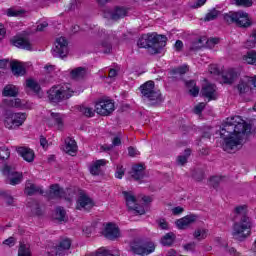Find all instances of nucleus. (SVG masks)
Returning a JSON list of instances; mask_svg holds the SVG:
<instances>
[{
	"mask_svg": "<svg viewBox=\"0 0 256 256\" xmlns=\"http://www.w3.org/2000/svg\"><path fill=\"white\" fill-rule=\"evenodd\" d=\"M56 256H65L69 253V251L65 250V248H62L60 246L56 247Z\"/></svg>",
	"mask_w": 256,
	"mask_h": 256,
	"instance_id": "54",
	"label": "nucleus"
},
{
	"mask_svg": "<svg viewBox=\"0 0 256 256\" xmlns=\"http://www.w3.org/2000/svg\"><path fill=\"white\" fill-rule=\"evenodd\" d=\"M26 87L31 89V91H34V93H39V91H41V86L33 79L26 80Z\"/></svg>",
	"mask_w": 256,
	"mask_h": 256,
	"instance_id": "37",
	"label": "nucleus"
},
{
	"mask_svg": "<svg viewBox=\"0 0 256 256\" xmlns=\"http://www.w3.org/2000/svg\"><path fill=\"white\" fill-rule=\"evenodd\" d=\"M102 235L110 241H115V239H119V237H121V232L116 224L110 222L104 226Z\"/></svg>",
	"mask_w": 256,
	"mask_h": 256,
	"instance_id": "16",
	"label": "nucleus"
},
{
	"mask_svg": "<svg viewBox=\"0 0 256 256\" xmlns=\"http://www.w3.org/2000/svg\"><path fill=\"white\" fill-rule=\"evenodd\" d=\"M122 195H124L126 205L130 211H134L135 215H145V208L139 207V205H137V198L133 192L123 191Z\"/></svg>",
	"mask_w": 256,
	"mask_h": 256,
	"instance_id": "11",
	"label": "nucleus"
},
{
	"mask_svg": "<svg viewBox=\"0 0 256 256\" xmlns=\"http://www.w3.org/2000/svg\"><path fill=\"white\" fill-rule=\"evenodd\" d=\"M237 77H239V74L233 68L226 70L222 75L223 82L228 85L235 83V80L237 79Z\"/></svg>",
	"mask_w": 256,
	"mask_h": 256,
	"instance_id": "23",
	"label": "nucleus"
},
{
	"mask_svg": "<svg viewBox=\"0 0 256 256\" xmlns=\"http://www.w3.org/2000/svg\"><path fill=\"white\" fill-rule=\"evenodd\" d=\"M19 88L13 84H7L2 90L3 97H17Z\"/></svg>",
	"mask_w": 256,
	"mask_h": 256,
	"instance_id": "31",
	"label": "nucleus"
},
{
	"mask_svg": "<svg viewBox=\"0 0 256 256\" xmlns=\"http://www.w3.org/2000/svg\"><path fill=\"white\" fill-rule=\"evenodd\" d=\"M58 246H60L62 249L69 251L71 249V240L70 239H64L62 240Z\"/></svg>",
	"mask_w": 256,
	"mask_h": 256,
	"instance_id": "51",
	"label": "nucleus"
},
{
	"mask_svg": "<svg viewBox=\"0 0 256 256\" xmlns=\"http://www.w3.org/2000/svg\"><path fill=\"white\" fill-rule=\"evenodd\" d=\"M185 251H195V242L184 245Z\"/></svg>",
	"mask_w": 256,
	"mask_h": 256,
	"instance_id": "64",
	"label": "nucleus"
},
{
	"mask_svg": "<svg viewBox=\"0 0 256 256\" xmlns=\"http://www.w3.org/2000/svg\"><path fill=\"white\" fill-rule=\"evenodd\" d=\"M119 145H121V137L116 136L112 139V146L119 147Z\"/></svg>",
	"mask_w": 256,
	"mask_h": 256,
	"instance_id": "61",
	"label": "nucleus"
},
{
	"mask_svg": "<svg viewBox=\"0 0 256 256\" xmlns=\"http://www.w3.org/2000/svg\"><path fill=\"white\" fill-rule=\"evenodd\" d=\"M23 10H17L15 8H9L6 11V15H8V17H21V15H23Z\"/></svg>",
	"mask_w": 256,
	"mask_h": 256,
	"instance_id": "44",
	"label": "nucleus"
},
{
	"mask_svg": "<svg viewBox=\"0 0 256 256\" xmlns=\"http://www.w3.org/2000/svg\"><path fill=\"white\" fill-rule=\"evenodd\" d=\"M234 213L239 222L234 224L233 237L237 241H245L251 233V219L247 217V206L242 205L235 208Z\"/></svg>",
	"mask_w": 256,
	"mask_h": 256,
	"instance_id": "2",
	"label": "nucleus"
},
{
	"mask_svg": "<svg viewBox=\"0 0 256 256\" xmlns=\"http://www.w3.org/2000/svg\"><path fill=\"white\" fill-rule=\"evenodd\" d=\"M177 163L178 165H185L187 163V156H178Z\"/></svg>",
	"mask_w": 256,
	"mask_h": 256,
	"instance_id": "63",
	"label": "nucleus"
},
{
	"mask_svg": "<svg viewBox=\"0 0 256 256\" xmlns=\"http://www.w3.org/2000/svg\"><path fill=\"white\" fill-rule=\"evenodd\" d=\"M10 67L13 75H16V77H21L25 75V66L23 65V63L17 60H13L12 62H10Z\"/></svg>",
	"mask_w": 256,
	"mask_h": 256,
	"instance_id": "24",
	"label": "nucleus"
},
{
	"mask_svg": "<svg viewBox=\"0 0 256 256\" xmlns=\"http://www.w3.org/2000/svg\"><path fill=\"white\" fill-rule=\"evenodd\" d=\"M129 15V8L125 6H115L113 9L105 8L104 17L106 19H112V21H119Z\"/></svg>",
	"mask_w": 256,
	"mask_h": 256,
	"instance_id": "10",
	"label": "nucleus"
},
{
	"mask_svg": "<svg viewBox=\"0 0 256 256\" xmlns=\"http://www.w3.org/2000/svg\"><path fill=\"white\" fill-rule=\"evenodd\" d=\"M203 109H205V103H199L198 105L195 106L194 108V113H196V115H199V113L203 112Z\"/></svg>",
	"mask_w": 256,
	"mask_h": 256,
	"instance_id": "56",
	"label": "nucleus"
},
{
	"mask_svg": "<svg viewBox=\"0 0 256 256\" xmlns=\"http://www.w3.org/2000/svg\"><path fill=\"white\" fill-rule=\"evenodd\" d=\"M65 148L64 151L71 155L72 157H75V153H77V142L72 138H66L65 139Z\"/></svg>",
	"mask_w": 256,
	"mask_h": 256,
	"instance_id": "28",
	"label": "nucleus"
},
{
	"mask_svg": "<svg viewBox=\"0 0 256 256\" xmlns=\"http://www.w3.org/2000/svg\"><path fill=\"white\" fill-rule=\"evenodd\" d=\"M95 203L93 202V199L87 195V193L81 191L79 193L78 199L76 201V209L79 211H89V209H93V206Z\"/></svg>",
	"mask_w": 256,
	"mask_h": 256,
	"instance_id": "13",
	"label": "nucleus"
},
{
	"mask_svg": "<svg viewBox=\"0 0 256 256\" xmlns=\"http://www.w3.org/2000/svg\"><path fill=\"white\" fill-rule=\"evenodd\" d=\"M96 256H119V255H113L108 250H105L104 248H100L96 253Z\"/></svg>",
	"mask_w": 256,
	"mask_h": 256,
	"instance_id": "53",
	"label": "nucleus"
},
{
	"mask_svg": "<svg viewBox=\"0 0 256 256\" xmlns=\"http://www.w3.org/2000/svg\"><path fill=\"white\" fill-rule=\"evenodd\" d=\"M2 197L6 201L7 205H15V199L13 196L7 194V192H2Z\"/></svg>",
	"mask_w": 256,
	"mask_h": 256,
	"instance_id": "50",
	"label": "nucleus"
},
{
	"mask_svg": "<svg viewBox=\"0 0 256 256\" xmlns=\"http://www.w3.org/2000/svg\"><path fill=\"white\" fill-rule=\"evenodd\" d=\"M207 235H209V230L205 228H198L194 231L193 237L194 239L201 241L203 239H207Z\"/></svg>",
	"mask_w": 256,
	"mask_h": 256,
	"instance_id": "35",
	"label": "nucleus"
},
{
	"mask_svg": "<svg viewBox=\"0 0 256 256\" xmlns=\"http://www.w3.org/2000/svg\"><path fill=\"white\" fill-rule=\"evenodd\" d=\"M128 155L130 156V157H137V155H139V150H137V149H135V148H133V147H129L128 148Z\"/></svg>",
	"mask_w": 256,
	"mask_h": 256,
	"instance_id": "58",
	"label": "nucleus"
},
{
	"mask_svg": "<svg viewBox=\"0 0 256 256\" xmlns=\"http://www.w3.org/2000/svg\"><path fill=\"white\" fill-rule=\"evenodd\" d=\"M201 93L208 101H213L217 99V86L215 84H207L202 88Z\"/></svg>",
	"mask_w": 256,
	"mask_h": 256,
	"instance_id": "20",
	"label": "nucleus"
},
{
	"mask_svg": "<svg viewBox=\"0 0 256 256\" xmlns=\"http://www.w3.org/2000/svg\"><path fill=\"white\" fill-rule=\"evenodd\" d=\"M3 104L5 105V107H10L14 109H25V101H22L19 98L4 99Z\"/></svg>",
	"mask_w": 256,
	"mask_h": 256,
	"instance_id": "25",
	"label": "nucleus"
},
{
	"mask_svg": "<svg viewBox=\"0 0 256 256\" xmlns=\"http://www.w3.org/2000/svg\"><path fill=\"white\" fill-rule=\"evenodd\" d=\"M130 251L134 255H149L155 251V244L153 242H143L141 240H134L130 244Z\"/></svg>",
	"mask_w": 256,
	"mask_h": 256,
	"instance_id": "9",
	"label": "nucleus"
},
{
	"mask_svg": "<svg viewBox=\"0 0 256 256\" xmlns=\"http://www.w3.org/2000/svg\"><path fill=\"white\" fill-rule=\"evenodd\" d=\"M158 227L164 231H169V222L165 219L157 220Z\"/></svg>",
	"mask_w": 256,
	"mask_h": 256,
	"instance_id": "49",
	"label": "nucleus"
},
{
	"mask_svg": "<svg viewBox=\"0 0 256 256\" xmlns=\"http://www.w3.org/2000/svg\"><path fill=\"white\" fill-rule=\"evenodd\" d=\"M237 90L239 91L240 95L249 93L251 91V77L246 76L242 78L237 85Z\"/></svg>",
	"mask_w": 256,
	"mask_h": 256,
	"instance_id": "22",
	"label": "nucleus"
},
{
	"mask_svg": "<svg viewBox=\"0 0 256 256\" xmlns=\"http://www.w3.org/2000/svg\"><path fill=\"white\" fill-rule=\"evenodd\" d=\"M27 121V113L16 112L8 114L4 119L6 129H19Z\"/></svg>",
	"mask_w": 256,
	"mask_h": 256,
	"instance_id": "7",
	"label": "nucleus"
},
{
	"mask_svg": "<svg viewBox=\"0 0 256 256\" xmlns=\"http://www.w3.org/2000/svg\"><path fill=\"white\" fill-rule=\"evenodd\" d=\"M18 256H31V251L25 245H21L18 250Z\"/></svg>",
	"mask_w": 256,
	"mask_h": 256,
	"instance_id": "48",
	"label": "nucleus"
},
{
	"mask_svg": "<svg viewBox=\"0 0 256 256\" xmlns=\"http://www.w3.org/2000/svg\"><path fill=\"white\" fill-rule=\"evenodd\" d=\"M219 11L217 10V9H212V10H210L207 14H206V16H205V18H204V21H215V19L217 18V17H219Z\"/></svg>",
	"mask_w": 256,
	"mask_h": 256,
	"instance_id": "42",
	"label": "nucleus"
},
{
	"mask_svg": "<svg viewBox=\"0 0 256 256\" xmlns=\"http://www.w3.org/2000/svg\"><path fill=\"white\" fill-rule=\"evenodd\" d=\"M246 47L250 49L256 47V29L251 32L249 39L246 41Z\"/></svg>",
	"mask_w": 256,
	"mask_h": 256,
	"instance_id": "41",
	"label": "nucleus"
},
{
	"mask_svg": "<svg viewBox=\"0 0 256 256\" xmlns=\"http://www.w3.org/2000/svg\"><path fill=\"white\" fill-rule=\"evenodd\" d=\"M197 221V216L187 215L181 219L176 220V226L178 229H187L189 225H193Z\"/></svg>",
	"mask_w": 256,
	"mask_h": 256,
	"instance_id": "21",
	"label": "nucleus"
},
{
	"mask_svg": "<svg viewBox=\"0 0 256 256\" xmlns=\"http://www.w3.org/2000/svg\"><path fill=\"white\" fill-rule=\"evenodd\" d=\"M237 7H251L253 0H232Z\"/></svg>",
	"mask_w": 256,
	"mask_h": 256,
	"instance_id": "43",
	"label": "nucleus"
},
{
	"mask_svg": "<svg viewBox=\"0 0 256 256\" xmlns=\"http://www.w3.org/2000/svg\"><path fill=\"white\" fill-rule=\"evenodd\" d=\"M130 175L132 179H135V181H139V179H143L145 175V168L141 164L134 165L132 167V171L130 172Z\"/></svg>",
	"mask_w": 256,
	"mask_h": 256,
	"instance_id": "30",
	"label": "nucleus"
},
{
	"mask_svg": "<svg viewBox=\"0 0 256 256\" xmlns=\"http://www.w3.org/2000/svg\"><path fill=\"white\" fill-rule=\"evenodd\" d=\"M70 77L75 81H81L87 77V68L86 67H77L70 71Z\"/></svg>",
	"mask_w": 256,
	"mask_h": 256,
	"instance_id": "26",
	"label": "nucleus"
},
{
	"mask_svg": "<svg viewBox=\"0 0 256 256\" xmlns=\"http://www.w3.org/2000/svg\"><path fill=\"white\" fill-rule=\"evenodd\" d=\"M165 45H167V36L159 35L157 33L144 34L137 42V46L140 49L151 48L155 50V53H159Z\"/></svg>",
	"mask_w": 256,
	"mask_h": 256,
	"instance_id": "3",
	"label": "nucleus"
},
{
	"mask_svg": "<svg viewBox=\"0 0 256 256\" xmlns=\"http://www.w3.org/2000/svg\"><path fill=\"white\" fill-rule=\"evenodd\" d=\"M11 157V152L7 147H0V159L5 161V159H9Z\"/></svg>",
	"mask_w": 256,
	"mask_h": 256,
	"instance_id": "45",
	"label": "nucleus"
},
{
	"mask_svg": "<svg viewBox=\"0 0 256 256\" xmlns=\"http://www.w3.org/2000/svg\"><path fill=\"white\" fill-rule=\"evenodd\" d=\"M184 211H185V209H183V207H181V206H177L172 209L173 215H181V213H183Z\"/></svg>",
	"mask_w": 256,
	"mask_h": 256,
	"instance_id": "60",
	"label": "nucleus"
},
{
	"mask_svg": "<svg viewBox=\"0 0 256 256\" xmlns=\"http://www.w3.org/2000/svg\"><path fill=\"white\" fill-rule=\"evenodd\" d=\"M94 37L101 41L102 47H105L104 53H111V43H109V39H111V32H107L104 29L95 30Z\"/></svg>",
	"mask_w": 256,
	"mask_h": 256,
	"instance_id": "15",
	"label": "nucleus"
},
{
	"mask_svg": "<svg viewBox=\"0 0 256 256\" xmlns=\"http://www.w3.org/2000/svg\"><path fill=\"white\" fill-rule=\"evenodd\" d=\"M249 133H251V125L245 122L241 116L227 118L220 131V136L224 139V151L228 153L237 151L241 147L243 137Z\"/></svg>",
	"mask_w": 256,
	"mask_h": 256,
	"instance_id": "1",
	"label": "nucleus"
},
{
	"mask_svg": "<svg viewBox=\"0 0 256 256\" xmlns=\"http://www.w3.org/2000/svg\"><path fill=\"white\" fill-rule=\"evenodd\" d=\"M49 197L52 199H60L61 197H65V190L59 187V184H52L50 186Z\"/></svg>",
	"mask_w": 256,
	"mask_h": 256,
	"instance_id": "29",
	"label": "nucleus"
},
{
	"mask_svg": "<svg viewBox=\"0 0 256 256\" xmlns=\"http://www.w3.org/2000/svg\"><path fill=\"white\" fill-rule=\"evenodd\" d=\"M175 242V233L169 232L161 238V243L164 247H170Z\"/></svg>",
	"mask_w": 256,
	"mask_h": 256,
	"instance_id": "34",
	"label": "nucleus"
},
{
	"mask_svg": "<svg viewBox=\"0 0 256 256\" xmlns=\"http://www.w3.org/2000/svg\"><path fill=\"white\" fill-rule=\"evenodd\" d=\"M174 71H175V73H178L179 75H185V73H187V71H189V66L183 65V66L176 68Z\"/></svg>",
	"mask_w": 256,
	"mask_h": 256,
	"instance_id": "52",
	"label": "nucleus"
},
{
	"mask_svg": "<svg viewBox=\"0 0 256 256\" xmlns=\"http://www.w3.org/2000/svg\"><path fill=\"white\" fill-rule=\"evenodd\" d=\"M79 111L85 117H94L95 115V110H93V108L90 107L80 106Z\"/></svg>",
	"mask_w": 256,
	"mask_h": 256,
	"instance_id": "40",
	"label": "nucleus"
},
{
	"mask_svg": "<svg viewBox=\"0 0 256 256\" xmlns=\"http://www.w3.org/2000/svg\"><path fill=\"white\" fill-rule=\"evenodd\" d=\"M24 194L32 197V195H43V188L41 186H37L30 180H27L25 183Z\"/></svg>",
	"mask_w": 256,
	"mask_h": 256,
	"instance_id": "19",
	"label": "nucleus"
},
{
	"mask_svg": "<svg viewBox=\"0 0 256 256\" xmlns=\"http://www.w3.org/2000/svg\"><path fill=\"white\" fill-rule=\"evenodd\" d=\"M124 175H125V171L123 170V166H117V170L115 174L117 179H123Z\"/></svg>",
	"mask_w": 256,
	"mask_h": 256,
	"instance_id": "55",
	"label": "nucleus"
},
{
	"mask_svg": "<svg viewBox=\"0 0 256 256\" xmlns=\"http://www.w3.org/2000/svg\"><path fill=\"white\" fill-rule=\"evenodd\" d=\"M16 151L27 163H33V161H35V151H33V149L21 146L16 148Z\"/></svg>",
	"mask_w": 256,
	"mask_h": 256,
	"instance_id": "18",
	"label": "nucleus"
},
{
	"mask_svg": "<svg viewBox=\"0 0 256 256\" xmlns=\"http://www.w3.org/2000/svg\"><path fill=\"white\" fill-rule=\"evenodd\" d=\"M48 127H56L58 130L63 129V116L60 113L52 112L47 118Z\"/></svg>",
	"mask_w": 256,
	"mask_h": 256,
	"instance_id": "17",
	"label": "nucleus"
},
{
	"mask_svg": "<svg viewBox=\"0 0 256 256\" xmlns=\"http://www.w3.org/2000/svg\"><path fill=\"white\" fill-rule=\"evenodd\" d=\"M224 21L231 25L235 23L238 27H251V20L249 19V14L247 12L238 11V12H229L224 15Z\"/></svg>",
	"mask_w": 256,
	"mask_h": 256,
	"instance_id": "6",
	"label": "nucleus"
},
{
	"mask_svg": "<svg viewBox=\"0 0 256 256\" xmlns=\"http://www.w3.org/2000/svg\"><path fill=\"white\" fill-rule=\"evenodd\" d=\"M28 207L31 209L32 215H41V208L37 201L32 200L28 203Z\"/></svg>",
	"mask_w": 256,
	"mask_h": 256,
	"instance_id": "39",
	"label": "nucleus"
},
{
	"mask_svg": "<svg viewBox=\"0 0 256 256\" xmlns=\"http://www.w3.org/2000/svg\"><path fill=\"white\" fill-rule=\"evenodd\" d=\"M105 165H107V160L105 159H100L94 162L90 167L91 175H99V173H101V167H105Z\"/></svg>",
	"mask_w": 256,
	"mask_h": 256,
	"instance_id": "32",
	"label": "nucleus"
},
{
	"mask_svg": "<svg viewBox=\"0 0 256 256\" xmlns=\"http://www.w3.org/2000/svg\"><path fill=\"white\" fill-rule=\"evenodd\" d=\"M140 91L142 99H144V101H149L150 105H159V103H163L161 91L155 90V82L147 81L140 86Z\"/></svg>",
	"mask_w": 256,
	"mask_h": 256,
	"instance_id": "5",
	"label": "nucleus"
},
{
	"mask_svg": "<svg viewBox=\"0 0 256 256\" xmlns=\"http://www.w3.org/2000/svg\"><path fill=\"white\" fill-rule=\"evenodd\" d=\"M187 87H189V93L192 97H197V95H199V87H197L195 81L191 80L187 82Z\"/></svg>",
	"mask_w": 256,
	"mask_h": 256,
	"instance_id": "38",
	"label": "nucleus"
},
{
	"mask_svg": "<svg viewBox=\"0 0 256 256\" xmlns=\"http://www.w3.org/2000/svg\"><path fill=\"white\" fill-rule=\"evenodd\" d=\"M8 66H9V60L7 59L0 60V73H1V69H7Z\"/></svg>",
	"mask_w": 256,
	"mask_h": 256,
	"instance_id": "62",
	"label": "nucleus"
},
{
	"mask_svg": "<svg viewBox=\"0 0 256 256\" xmlns=\"http://www.w3.org/2000/svg\"><path fill=\"white\" fill-rule=\"evenodd\" d=\"M13 46L19 49H31V43L25 38H16L13 40Z\"/></svg>",
	"mask_w": 256,
	"mask_h": 256,
	"instance_id": "33",
	"label": "nucleus"
},
{
	"mask_svg": "<svg viewBox=\"0 0 256 256\" xmlns=\"http://www.w3.org/2000/svg\"><path fill=\"white\" fill-rule=\"evenodd\" d=\"M243 61L248 63V65H255L256 66V51L251 50L243 56Z\"/></svg>",
	"mask_w": 256,
	"mask_h": 256,
	"instance_id": "36",
	"label": "nucleus"
},
{
	"mask_svg": "<svg viewBox=\"0 0 256 256\" xmlns=\"http://www.w3.org/2000/svg\"><path fill=\"white\" fill-rule=\"evenodd\" d=\"M2 174L6 177V182L9 185H19L23 181V173L18 172L15 166L5 164L2 168Z\"/></svg>",
	"mask_w": 256,
	"mask_h": 256,
	"instance_id": "8",
	"label": "nucleus"
},
{
	"mask_svg": "<svg viewBox=\"0 0 256 256\" xmlns=\"http://www.w3.org/2000/svg\"><path fill=\"white\" fill-rule=\"evenodd\" d=\"M3 245H7L8 247H13L15 245V238L9 237L8 239L3 241Z\"/></svg>",
	"mask_w": 256,
	"mask_h": 256,
	"instance_id": "57",
	"label": "nucleus"
},
{
	"mask_svg": "<svg viewBox=\"0 0 256 256\" xmlns=\"http://www.w3.org/2000/svg\"><path fill=\"white\" fill-rule=\"evenodd\" d=\"M206 43H213V45H217L219 43V39L217 38H211L210 40L207 39V37H201L198 39L197 42H195L196 46H191V51H197V49H201V47H205Z\"/></svg>",
	"mask_w": 256,
	"mask_h": 256,
	"instance_id": "27",
	"label": "nucleus"
},
{
	"mask_svg": "<svg viewBox=\"0 0 256 256\" xmlns=\"http://www.w3.org/2000/svg\"><path fill=\"white\" fill-rule=\"evenodd\" d=\"M67 53H69L68 42L65 37H60L56 40L55 47L52 50V55L54 57H67Z\"/></svg>",
	"mask_w": 256,
	"mask_h": 256,
	"instance_id": "12",
	"label": "nucleus"
},
{
	"mask_svg": "<svg viewBox=\"0 0 256 256\" xmlns=\"http://www.w3.org/2000/svg\"><path fill=\"white\" fill-rule=\"evenodd\" d=\"M95 111L98 115H111L115 111V104L111 100H100L95 105Z\"/></svg>",
	"mask_w": 256,
	"mask_h": 256,
	"instance_id": "14",
	"label": "nucleus"
},
{
	"mask_svg": "<svg viewBox=\"0 0 256 256\" xmlns=\"http://www.w3.org/2000/svg\"><path fill=\"white\" fill-rule=\"evenodd\" d=\"M193 177L196 181H203V177H205V174L203 173V171H198L193 174Z\"/></svg>",
	"mask_w": 256,
	"mask_h": 256,
	"instance_id": "59",
	"label": "nucleus"
},
{
	"mask_svg": "<svg viewBox=\"0 0 256 256\" xmlns=\"http://www.w3.org/2000/svg\"><path fill=\"white\" fill-rule=\"evenodd\" d=\"M75 95V90L71 88L69 84L52 86L48 91V99L52 103H61V101H67Z\"/></svg>",
	"mask_w": 256,
	"mask_h": 256,
	"instance_id": "4",
	"label": "nucleus"
},
{
	"mask_svg": "<svg viewBox=\"0 0 256 256\" xmlns=\"http://www.w3.org/2000/svg\"><path fill=\"white\" fill-rule=\"evenodd\" d=\"M65 215V209L62 207L56 208V219H58V221H65Z\"/></svg>",
	"mask_w": 256,
	"mask_h": 256,
	"instance_id": "47",
	"label": "nucleus"
},
{
	"mask_svg": "<svg viewBox=\"0 0 256 256\" xmlns=\"http://www.w3.org/2000/svg\"><path fill=\"white\" fill-rule=\"evenodd\" d=\"M221 182H223V177L221 176H213L210 178V184L212 185V187H214V189H217Z\"/></svg>",
	"mask_w": 256,
	"mask_h": 256,
	"instance_id": "46",
	"label": "nucleus"
}]
</instances>
